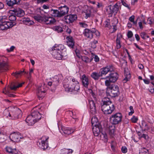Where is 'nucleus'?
Masks as SVG:
<instances>
[{
	"instance_id": "09e8293b",
	"label": "nucleus",
	"mask_w": 154,
	"mask_h": 154,
	"mask_svg": "<svg viewBox=\"0 0 154 154\" xmlns=\"http://www.w3.org/2000/svg\"><path fill=\"white\" fill-rule=\"evenodd\" d=\"M67 45L71 48H73L74 45V42H66Z\"/></svg>"
},
{
	"instance_id": "6e6d98bb",
	"label": "nucleus",
	"mask_w": 154,
	"mask_h": 154,
	"mask_svg": "<svg viewBox=\"0 0 154 154\" xmlns=\"http://www.w3.org/2000/svg\"><path fill=\"white\" fill-rule=\"evenodd\" d=\"M75 52L77 57L79 58H81L82 57V56L81 55L80 53H79V50L77 49L75 51Z\"/></svg>"
},
{
	"instance_id": "dca6fc26",
	"label": "nucleus",
	"mask_w": 154,
	"mask_h": 154,
	"mask_svg": "<svg viewBox=\"0 0 154 154\" xmlns=\"http://www.w3.org/2000/svg\"><path fill=\"white\" fill-rule=\"evenodd\" d=\"M108 7L110 10V13L112 14H114L115 15L119 10V6L118 3H116L114 5H109Z\"/></svg>"
},
{
	"instance_id": "5701e85b",
	"label": "nucleus",
	"mask_w": 154,
	"mask_h": 154,
	"mask_svg": "<svg viewBox=\"0 0 154 154\" xmlns=\"http://www.w3.org/2000/svg\"><path fill=\"white\" fill-rule=\"evenodd\" d=\"M81 79L83 86L86 88L88 87L89 83L88 77L85 74H84L82 76Z\"/></svg>"
},
{
	"instance_id": "72a5a7b5",
	"label": "nucleus",
	"mask_w": 154,
	"mask_h": 154,
	"mask_svg": "<svg viewBox=\"0 0 154 154\" xmlns=\"http://www.w3.org/2000/svg\"><path fill=\"white\" fill-rule=\"evenodd\" d=\"M101 137L102 138V140L105 142H107V136L105 132H102L100 134Z\"/></svg>"
},
{
	"instance_id": "774afa93",
	"label": "nucleus",
	"mask_w": 154,
	"mask_h": 154,
	"mask_svg": "<svg viewBox=\"0 0 154 154\" xmlns=\"http://www.w3.org/2000/svg\"><path fill=\"white\" fill-rule=\"evenodd\" d=\"M138 67L140 69H142L143 68V66L142 64H139L138 65Z\"/></svg>"
},
{
	"instance_id": "6e6552de",
	"label": "nucleus",
	"mask_w": 154,
	"mask_h": 154,
	"mask_svg": "<svg viewBox=\"0 0 154 154\" xmlns=\"http://www.w3.org/2000/svg\"><path fill=\"white\" fill-rule=\"evenodd\" d=\"M72 82L71 83L70 87L68 88L66 85H63L65 91H78L80 89L79 82L75 79H72Z\"/></svg>"
},
{
	"instance_id": "3c124183",
	"label": "nucleus",
	"mask_w": 154,
	"mask_h": 154,
	"mask_svg": "<svg viewBox=\"0 0 154 154\" xmlns=\"http://www.w3.org/2000/svg\"><path fill=\"white\" fill-rule=\"evenodd\" d=\"M130 109L131 110V111L129 113V116H131L132 115V114L134 113V111L133 109V107L132 106H130L129 107Z\"/></svg>"
},
{
	"instance_id": "f704fd0d",
	"label": "nucleus",
	"mask_w": 154,
	"mask_h": 154,
	"mask_svg": "<svg viewBox=\"0 0 154 154\" xmlns=\"http://www.w3.org/2000/svg\"><path fill=\"white\" fill-rule=\"evenodd\" d=\"M72 150L70 149H65L61 151V154H71L72 152Z\"/></svg>"
},
{
	"instance_id": "4d7b16f0",
	"label": "nucleus",
	"mask_w": 154,
	"mask_h": 154,
	"mask_svg": "<svg viewBox=\"0 0 154 154\" xmlns=\"http://www.w3.org/2000/svg\"><path fill=\"white\" fill-rule=\"evenodd\" d=\"M133 34L131 31H129L127 33V36L128 38H131L133 36Z\"/></svg>"
},
{
	"instance_id": "7ed1b4c3",
	"label": "nucleus",
	"mask_w": 154,
	"mask_h": 154,
	"mask_svg": "<svg viewBox=\"0 0 154 154\" xmlns=\"http://www.w3.org/2000/svg\"><path fill=\"white\" fill-rule=\"evenodd\" d=\"M6 116L10 119H15L19 118L21 116V110L16 107H11L9 111H5Z\"/></svg>"
},
{
	"instance_id": "8fccbe9b",
	"label": "nucleus",
	"mask_w": 154,
	"mask_h": 154,
	"mask_svg": "<svg viewBox=\"0 0 154 154\" xmlns=\"http://www.w3.org/2000/svg\"><path fill=\"white\" fill-rule=\"evenodd\" d=\"M29 20L30 19L29 18H24L23 19V22L24 23L27 24Z\"/></svg>"
},
{
	"instance_id": "c85d7f7f",
	"label": "nucleus",
	"mask_w": 154,
	"mask_h": 154,
	"mask_svg": "<svg viewBox=\"0 0 154 154\" xmlns=\"http://www.w3.org/2000/svg\"><path fill=\"white\" fill-rule=\"evenodd\" d=\"M122 37V35L121 34L119 33L117 34V37L116 40V48L117 49H119L121 47L120 43V40Z\"/></svg>"
},
{
	"instance_id": "6ab92c4d",
	"label": "nucleus",
	"mask_w": 154,
	"mask_h": 154,
	"mask_svg": "<svg viewBox=\"0 0 154 154\" xmlns=\"http://www.w3.org/2000/svg\"><path fill=\"white\" fill-rule=\"evenodd\" d=\"M89 103L90 112L91 114L94 115L97 112L95 103L93 100H89Z\"/></svg>"
},
{
	"instance_id": "4be33fe9",
	"label": "nucleus",
	"mask_w": 154,
	"mask_h": 154,
	"mask_svg": "<svg viewBox=\"0 0 154 154\" xmlns=\"http://www.w3.org/2000/svg\"><path fill=\"white\" fill-rule=\"evenodd\" d=\"M20 0H6L7 5L9 7H12L15 5L19 4Z\"/></svg>"
},
{
	"instance_id": "f257e3e1",
	"label": "nucleus",
	"mask_w": 154,
	"mask_h": 154,
	"mask_svg": "<svg viewBox=\"0 0 154 154\" xmlns=\"http://www.w3.org/2000/svg\"><path fill=\"white\" fill-rule=\"evenodd\" d=\"M101 104V109L105 114H111L115 109V107L109 98L105 97Z\"/></svg>"
},
{
	"instance_id": "2f4dec72",
	"label": "nucleus",
	"mask_w": 154,
	"mask_h": 154,
	"mask_svg": "<svg viewBox=\"0 0 154 154\" xmlns=\"http://www.w3.org/2000/svg\"><path fill=\"white\" fill-rule=\"evenodd\" d=\"M140 127L142 129H143V131L148 130L149 129V128L148 126L147 123L144 121H143L142 122L141 125Z\"/></svg>"
},
{
	"instance_id": "20e7f679",
	"label": "nucleus",
	"mask_w": 154,
	"mask_h": 154,
	"mask_svg": "<svg viewBox=\"0 0 154 154\" xmlns=\"http://www.w3.org/2000/svg\"><path fill=\"white\" fill-rule=\"evenodd\" d=\"M16 15H11L10 16H9V20L10 21V22L6 21V19L5 18V17H2L3 20H4V22H5V25H8V27H5V26L4 25V22H2V23H0V29L1 30H5L9 28L12 27L14 26L16 24V23L15 22H14V21H15L16 19V17L15 16Z\"/></svg>"
},
{
	"instance_id": "a19ab883",
	"label": "nucleus",
	"mask_w": 154,
	"mask_h": 154,
	"mask_svg": "<svg viewBox=\"0 0 154 154\" xmlns=\"http://www.w3.org/2000/svg\"><path fill=\"white\" fill-rule=\"evenodd\" d=\"M54 29L55 31H57L58 32H61L63 31L62 28L59 26L54 27Z\"/></svg>"
},
{
	"instance_id": "ddd939ff",
	"label": "nucleus",
	"mask_w": 154,
	"mask_h": 154,
	"mask_svg": "<svg viewBox=\"0 0 154 154\" xmlns=\"http://www.w3.org/2000/svg\"><path fill=\"white\" fill-rule=\"evenodd\" d=\"M58 8L61 17L68 14L69 8L67 6L65 5L60 6Z\"/></svg>"
},
{
	"instance_id": "39448f33",
	"label": "nucleus",
	"mask_w": 154,
	"mask_h": 154,
	"mask_svg": "<svg viewBox=\"0 0 154 154\" xmlns=\"http://www.w3.org/2000/svg\"><path fill=\"white\" fill-rule=\"evenodd\" d=\"M34 19L40 23H44L46 24H52L56 22V20L53 17L40 15L34 16Z\"/></svg>"
},
{
	"instance_id": "bf43d9fd",
	"label": "nucleus",
	"mask_w": 154,
	"mask_h": 154,
	"mask_svg": "<svg viewBox=\"0 0 154 154\" xmlns=\"http://www.w3.org/2000/svg\"><path fill=\"white\" fill-rule=\"evenodd\" d=\"M146 33L144 32H142L140 33V35L141 37L143 39H146L145 35Z\"/></svg>"
},
{
	"instance_id": "2eb2a0df",
	"label": "nucleus",
	"mask_w": 154,
	"mask_h": 154,
	"mask_svg": "<svg viewBox=\"0 0 154 154\" xmlns=\"http://www.w3.org/2000/svg\"><path fill=\"white\" fill-rule=\"evenodd\" d=\"M92 131L94 135L97 136L102 133V128L100 125L93 126Z\"/></svg>"
},
{
	"instance_id": "0eeeda50",
	"label": "nucleus",
	"mask_w": 154,
	"mask_h": 154,
	"mask_svg": "<svg viewBox=\"0 0 154 154\" xmlns=\"http://www.w3.org/2000/svg\"><path fill=\"white\" fill-rule=\"evenodd\" d=\"M61 45H55L52 48V55L57 59H62L63 55L62 54L63 49L61 48Z\"/></svg>"
},
{
	"instance_id": "1a4fd4ad",
	"label": "nucleus",
	"mask_w": 154,
	"mask_h": 154,
	"mask_svg": "<svg viewBox=\"0 0 154 154\" xmlns=\"http://www.w3.org/2000/svg\"><path fill=\"white\" fill-rule=\"evenodd\" d=\"M83 34L85 37L89 39H91L93 38L94 34H95L97 36L100 35L99 32L94 28L90 29L88 28L85 29L83 32Z\"/></svg>"
},
{
	"instance_id": "49530a36",
	"label": "nucleus",
	"mask_w": 154,
	"mask_h": 154,
	"mask_svg": "<svg viewBox=\"0 0 154 154\" xmlns=\"http://www.w3.org/2000/svg\"><path fill=\"white\" fill-rule=\"evenodd\" d=\"M138 120V119L137 117H135V116H133L131 119V122L134 123H136Z\"/></svg>"
},
{
	"instance_id": "69168bd1",
	"label": "nucleus",
	"mask_w": 154,
	"mask_h": 154,
	"mask_svg": "<svg viewBox=\"0 0 154 154\" xmlns=\"http://www.w3.org/2000/svg\"><path fill=\"white\" fill-rule=\"evenodd\" d=\"M109 20H106V27H109Z\"/></svg>"
},
{
	"instance_id": "c9c22d12",
	"label": "nucleus",
	"mask_w": 154,
	"mask_h": 154,
	"mask_svg": "<svg viewBox=\"0 0 154 154\" xmlns=\"http://www.w3.org/2000/svg\"><path fill=\"white\" fill-rule=\"evenodd\" d=\"M114 21H115V23H112V26L113 27V31L115 32L117 29L116 25L118 23V20L116 18H114L112 20L113 22Z\"/></svg>"
},
{
	"instance_id": "13d9d810",
	"label": "nucleus",
	"mask_w": 154,
	"mask_h": 154,
	"mask_svg": "<svg viewBox=\"0 0 154 154\" xmlns=\"http://www.w3.org/2000/svg\"><path fill=\"white\" fill-rule=\"evenodd\" d=\"M32 118V116L31 115H29L26 118V123L28 122L29 121H30Z\"/></svg>"
},
{
	"instance_id": "e433bc0d",
	"label": "nucleus",
	"mask_w": 154,
	"mask_h": 154,
	"mask_svg": "<svg viewBox=\"0 0 154 154\" xmlns=\"http://www.w3.org/2000/svg\"><path fill=\"white\" fill-rule=\"evenodd\" d=\"M139 154H149L148 149L143 147L140 150Z\"/></svg>"
},
{
	"instance_id": "a18cd8bd",
	"label": "nucleus",
	"mask_w": 154,
	"mask_h": 154,
	"mask_svg": "<svg viewBox=\"0 0 154 154\" xmlns=\"http://www.w3.org/2000/svg\"><path fill=\"white\" fill-rule=\"evenodd\" d=\"M121 1L123 5L127 8L129 9H130L129 5L126 3V2L125 0H121Z\"/></svg>"
},
{
	"instance_id": "a878e982",
	"label": "nucleus",
	"mask_w": 154,
	"mask_h": 154,
	"mask_svg": "<svg viewBox=\"0 0 154 154\" xmlns=\"http://www.w3.org/2000/svg\"><path fill=\"white\" fill-rule=\"evenodd\" d=\"M8 69V64L4 61L0 63V72L4 71Z\"/></svg>"
},
{
	"instance_id": "603ef678",
	"label": "nucleus",
	"mask_w": 154,
	"mask_h": 154,
	"mask_svg": "<svg viewBox=\"0 0 154 154\" xmlns=\"http://www.w3.org/2000/svg\"><path fill=\"white\" fill-rule=\"evenodd\" d=\"M79 24L81 27L84 28L88 26V25L85 23L79 22Z\"/></svg>"
},
{
	"instance_id": "aec40b11",
	"label": "nucleus",
	"mask_w": 154,
	"mask_h": 154,
	"mask_svg": "<svg viewBox=\"0 0 154 154\" xmlns=\"http://www.w3.org/2000/svg\"><path fill=\"white\" fill-rule=\"evenodd\" d=\"M12 11L14 12V14L18 17H22L25 14L24 11L19 8L14 9Z\"/></svg>"
},
{
	"instance_id": "7c9ffc66",
	"label": "nucleus",
	"mask_w": 154,
	"mask_h": 154,
	"mask_svg": "<svg viewBox=\"0 0 154 154\" xmlns=\"http://www.w3.org/2000/svg\"><path fill=\"white\" fill-rule=\"evenodd\" d=\"M23 73L27 74L28 72L25 71L24 70H23V71H20L18 72H13L12 73V75H13L16 78H17L19 75H21Z\"/></svg>"
},
{
	"instance_id": "c756f323",
	"label": "nucleus",
	"mask_w": 154,
	"mask_h": 154,
	"mask_svg": "<svg viewBox=\"0 0 154 154\" xmlns=\"http://www.w3.org/2000/svg\"><path fill=\"white\" fill-rule=\"evenodd\" d=\"M91 123L92 126L100 125L98 122L97 118L94 116L92 118Z\"/></svg>"
},
{
	"instance_id": "de8ad7c7",
	"label": "nucleus",
	"mask_w": 154,
	"mask_h": 154,
	"mask_svg": "<svg viewBox=\"0 0 154 154\" xmlns=\"http://www.w3.org/2000/svg\"><path fill=\"white\" fill-rule=\"evenodd\" d=\"M66 39L67 40V42H74V40L73 39V38L72 36H67L66 38Z\"/></svg>"
},
{
	"instance_id": "a211bd4d",
	"label": "nucleus",
	"mask_w": 154,
	"mask_h": 154,
	"mask_svg": "<svg viewBox=\"0 0 154 154\" xmlns=\"http://www.w3.org/2000/svg\"><path fill=\"white\" fill-rule=\"evenodd\" d=\"M31 115L32 116V117L35 119L36 122L39 121L41 118L42 116L38 111L32 110Z\"/></svg>"
},
{
	"instance_id": "f03ea898",
	"label": "nucleus",
	"mask_w": 154,
	"mask_h": 154,
	"mask_svg": "<svg viewBox=\"0 0 154 154\" xmlns=\"http://www.w3.org/2000/svg\"><path fill=\"white\" fill-rule=\"evenodd\" d=\"M114 70V67L112 65H108L106 67L101 68L99 72H93L91 74V76L95 80H98L99 77L103 75H106L109 72H110Z\"/></svg>"
},
{
	"instance_id": "9d476101",
	"label": "nucleus",
	"mask_w": 154,
	"mask_h": 154,
	"mask_svg": "<svg viewBox=\"0 0 154 154\" xmlns=\"http://www.w3.org/2000/svg\"><path fill=\"white\" fill-rule=\"evenodd\" d=\"M122 116L120 112H117L112 115L110 119L111 123L114 125L119 124L122 121Z\"/></svg>"
},
{
	"instance_id": "412c9836",
	"label": "nucleus",
	"mask_w": 154,
	"mask_h": 154,
	"mask_svg": "<svg viewBox=\"0 0 154 154\" xmlns=\"http://www.w3.org/2000/svg\"><path fill=\"white\" fill-rule=\"evenodd\" d=\"M124 69L125 78L124 79L123 81V82L126 83L130 79L131 77V75L130 73L128 71V69H126L125 67H124Z\"/></svg>"
},
{
	"instance_id": "0e129e2a",
	"label": "nucleus",
	"mask_w": 154,
	"mask_h": 154,
	"mask_svg": "<svg viewBox=\"0 0 154 154\" xmlns=\"http://www.w3.org/2000/svg\"><path fill=\"white\" fill-rule=\"evenodd\" d=\"M94 60L95 62H98L99 60V58L97 55H95Z\"/></svg>"
},
{
	"instance_id": "bb28decb",
	"label": "nucleus",
	"mask_w": 154,
	"mask_h": 154,
	"mask_svg": "<svg viewBox=\"0 0 154 154\" xmlns=\"http://www.w3.org/2000/svg\"><path fill=\"white\" fill-rule=\"evenodd\" d=\"M46 91L45 90H42V87H39L38 89L37 95L39 99H42L44 97V94L45 93Z\"/></svg>"
},
{
	"instance_id": "e2e57ef3",
	"label": "nucleus",
	"mask_w": 154,
	"mask_h": 154,
	"mask_svg": "<svg viewBox=\"0 0 154 154\" xmlns=\"http://www.w3.org/2000/svg\"><path fill=\"white\" fill-rule=\"evenodd\" d=\"M14 48H15V47L14 46H12L10 48L9 50L8 49L7 51L8 52H10L14 50Z\"/></svg>"
},
{
	"instance_id": "338daca9",
	"label": "nucleus",
	"mask_w": 154,
	"mask_h": 154,
	"mask_svg": "<svg viewBox=\"0 0 154 154\" xmlns=\"http://www.w3.org/2000/svg\"><path fill=\"white\" fill-rule=\"evenodd\" d=\"M148 23L150 24H151L152 23V21L151 19L150 18H148L147 20Z\"/></svg>"
},
{
	"instance_id": "4c0bfd02",
	"label": "nucleus",
	"mask_w": 154,
	"mask_h": 154,
	"mask_svg": "<svg viewBox=\"0 0 154 154\" xmlns=\"http://www.w3.org/2000/svg\"><path fill=\"white\" fill-rule=\"evenodd\" d=\"M85 18L86 19H87L88 17H91V10L89 9H87L85 12Z\"/></svg>"
},
{
	"instance_id": "f3484780",
	"label": "nucleus",
	"mask_w": 154,
	"mask_h": 154,
	"mask_svg": "<svg viewBox=\"0 0 154 154\" xmlns=\"http://www.w3.org/2000/svg\"><path fill=\"white\" fill-rule=\"evenodd\" d=\"M48 137L45 138V140H42L41 143L39 142L37 144L39 147L43 149V150L47 149L48 147Z\"/></svg>"
},
{
	"instance_id": "ea45409f",
	"label": "nucleus",
	"mask_w": 154,
	"mask_h": 154,
	"mask_svg": "<svg viewBox=\"0 0 154 154\" xmlns=\"http://www.w3.org/2000/svg\"><path fill=\"white\" fill-rule=\"evenodd\" d=\"M81 58L83 61L86 63L91 61V60H90L89 58L86 56H82Z\"/></svg>"
},
{
	"instance_id": "393cba45",
	"label": "nucleus",
	"mask_w": 154,
	"mask_h": 154,
	"mask_svg": "<svg viewBox=\"0 0 154 154\" xmlns=\"http://www.w3.org/2000/svg\"><path fill=\"white\" fill-rule=\"evenodd\" d=\"M59 80V78L58 76H55V78L52 81L53 85L54 88L51 89V91L52 92H54L56 88V87L58 85Z\"/></svg>"
},
{
	"instance_id": "052dcab7",
	"label": "nucleus",
	"mask_w": 154,
	"mask_h": 154,
	"mask_svg": "<svg viewBox=\"0 0 154 154\" xmlns=\"http://www.w3.org/2000/svg\"><path fill=\"white\" fill-rule=\"evenodd\" d=\"M134 16L132 15L129 17V20L131 22H133L134 20Z\"/></svg>"
},
{
	"instance_id": "58836bf2",
	"label": "nucleus",
	"mask_w": 154,
	"mask_h": 154,
	"mask_svg": "<svg viewBox=\"0 0 154 154\" xmlns=\"http://www.w3.org/2000/svg\"><path fill=\"white\" fill-rule=\"evenodd\" d=\"M115 131V127H112V128H109V134L112 137L114 135Z\"/></svg>"
},
{
	"instance_id": "4468645a",
	"label": "nucleus",
	"mask_w": 154,
	"mask_h": 154,
	"mask_svg": "<svg viewBox=\"0 0 154 154\" xmlns=\"http://www.w3.org/2000/svg\"><path fill=\"white\" fill-rule=\"evenodd\" d=\"M10 138L11 140L14 142H19L21 138V136L19 133H14L10 135Z\"/></svg>"
},
{
	"instance_id": "9b49d317",
	"label": "nucleus",
	"mask_w": 154,
	"mask_h": 154,
	"mask_svg": "<svg viewBox=\"0 0 154 154\" xmlns=\"http://www.w3.org/2000/svg\"><path fill=\"white\" fill-rule=\"evenodd\" d=\"M64 18L65 22L67 23L70 24L76 20L77 16L76 15L70 14L65 16Z\"/></svg>"
},
{
	"instance_id": "cd10ccee",
	"label": "nucleus",
	"mask_w": 154,
	"mask_h": 154,
	"mask_svg": "<svg viewBox=\"0 0 154 154\" xmlns=\"http://www.w3.org/2000/svg\"><path fill=\"white\" fill-rule=\"evenodd\" d=\"M61 133H63L65 134H69L73 131L68 128L65 127L64 126H62L61 129L60 131Z\"/></svg>"
},
{
	"instance_id": "680f3d73",
	"label": "nucleus",
	"mask_w": 154,
	"mask_h": 154,
	"mask_svg": "<svg viewBox=\"0 0 154 154\" xmlns=\"http://www.w3.org/2000/svg\"><path fill=\"white\" fill-rule=\"evenodd\" d=\"M6 93H5V94H8V96L10 97H14L15 96V95H14L12 94H9V93L10 92H9V91H6Z\"/></svg>"
},
{
	"instance_id": "c03bdc74",
	"label": "nucleus",
	"mask_w": 154,
	"mask_h": 154,
	"mask_svg": "<svg viewBox=\"0 0 154 154\" xmlns=\"http://www.w3.org/2000/svg\"><path fill=\"white\" fill-rule=\"evenodd\" d=\"M97 43V41L94 40L91 43V47L93 48H94L96 47V44Z\"/></svg>"
},
{
	"instance_id": "423d86ee",
	"label": "nucleus",
	"mask_w": 154,
	"mask_h": 154,
	"mask_svg": "<svg viewBox=\"0 0 154 154\" xmlns=\"http://www.w3.org/2000/svg\"><path fill=\"white\" fill-rule=\"evenodd\" d=\"M106 92L107 96L116 97L119 94V88L117 85H112L110 86L107 87Z\"/></svg>"
},
{
	"instance_id": "864d4df0",
	"label": "nucleus",
	"mask_w": 154,
	"mask_h": 154,
	"mask_svg": "<svg viewBox=\"0 0 154 154\" xmlns=\"http://www.w3.org/2000/svg\"><path fill=\"white\" fill-rule=\"evenodd\" d=\"M121 150L122 153H125L127 152V149L125 146H122L121 148Z\"/></svg>"
},
{
	"instance_id": "79ce46f5",
	"label": "nucleus",
	"mask_w": 154,
	"mask_h": 154,
	"mask_svg": "<svg viewBox=\"0 0 154 154\" xmlns=\"http://www.w3.org/2000/svg\"><path fill=\"white\" fill-rule=\"evenodd\" d=\"M16 83L15 82H12L11 83L10 86V89L12 90H16V87L17 86L15 85Z\"/></svg>"
},
{
	"instance_id": "473e14b6",
	"label": "nucleus",
	"mask_w": 154,
	"mask_h": 154,
	"mask_svg": "<svg viewBox=\"0 0 154 154\" xmlns=\"http://www.w3.org/2000/svg\"><path fill=\"white\" fill-rule=\"evenodd\" d=\"M6 151L7 152L11 153L12 154H17L16 149H12L10 147H7L6 148Z\"/></svg>"
},
{
	"instance_id": "5fc2aeb1",
	"label": "nucleus",
	"mask_w": 154,
	"mask_h": 154,
	"mask_svg": "<svg viewBox=\"0 0 154 154\" xmlns=\"http://www.w3.org/2000/svg\"><path fill=\"white\" fill-rule=\"evenodd\" d=\"M111 82H112L110 81V80L109 79V80H106L105 81V85L106 86L108 87H109V86H110Z\"/></svg>"
},
{
	"instance_id": "f8f14e48",
	"label": "nucleus",
	"mask_w": 154,
	"mask_h": 154,
	"mask_svg": "<svg viewBox=\"0 0 154 154\" xmlns=\"http://www.w3.org/2000/svg\"><path fill=\"white\" fill-rule=\"evenodd\" d=\"M114 70L115 68H114V71L110 72V73L109 75L106 76L104 79H108L112 82L114 83L116 82L118 78V75L116 72H112L114 71Z\"/></svg>"
},
{
	"instance_id": "b1692460",
	"label": "nucleus",
	"mask_w": 154,
	"mask_h": 154,
	"mask_svg": "<svg viewBox=\"0 0 154 154\" xmlns=\"http://www.w3.org/2000/svg\"><path fill=\"white\" fill-rule=\"evenodd\" d=\"M51 15L55 17H61L60 12L59 9L58 10L51 9L50 11Z\"/></svg>"
},
{
	"instance_id": "37998d69",
	"label": "nucleus",
	"mask_w": 154,
	"mask_h": 154,
	"mask_svg": "<svg viewBox=\"0 0 154 154\" xmlns=\"http://www.w3.org/2000/svg\"><path fill=\"white\" fill-rule=\"evenodd\" d=\"M35 121V119L33 118H32L30 121H29L27 123L29 125H32L36 122Z\"/></svg>"
}]
</instances>
